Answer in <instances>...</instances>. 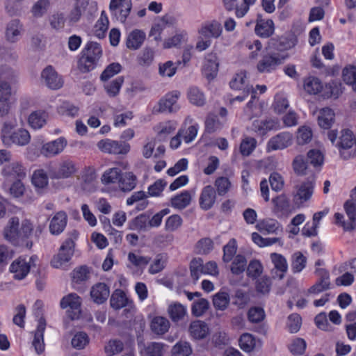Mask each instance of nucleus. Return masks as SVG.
<instances>
[{"label":"nucleus","mask_w":356,"mask_h":356,"mask_svg":"<svg viewBox=\"0 0 356 356\" xmlns=\"http://www.w3.org/2000/svg\"><path fill=\"white\" fill-rule=\"evenodd\" d=\"M165 264L166 257L161 254H157L153 263L150 265L148 272L152 275L156 274L165 268Z\"/></svg>","instance_id":"nucleus-59"},{"label":"nucleus","mask_w":356,"mask_h":356,"mask_svg":"<svg viewBox=\"0 0 356 356\" xmlns=\"http://www.w3.org/2000/svg\"><path fill=\"white\" fill-rule=\"evenodd\" d=\"M189 331L191 336L196 339L205 338L209 332L207 325L201 321H195L191 323Z\"/></svg>","instance_id":"nucleus-33"},{"label":"nucleus","mask_w":356,"mask_h":356,"mask_svg":"<svg viewBox=\"0 0 356 356\" xmlns=\"http://www.w3.org/2000/svg\"><path fill=\"white\" fill-rule=\"evenodd\" d=\"M41 83L51 90H58L63 85L60 76L51 65L47 66L41 72Z\"/></svg>","instance_id":"nucleus-11"},{"label":"nucleus","mask_w":356,"mask_h":356,"mask_svg":"<svg viewBox=\"0 0 356 356\" xmlns=\"http://www.w3.org/2000/svg\"><path fill=\"white\" fill-rule=\"evenodd\" d=\"M203 260L194 258L190 263L191 276L194 281L198 280L200 275L203 273Z\"/></svg>","instance_id":"nucleus-56"},{"label":"nucleus","mask_w":356,"mask_h":356,"mask_svg":"<svg viewBox=\"0 0 356 356\" xmlns=\"http://www.w3.org/2000/svg\"><path fill=\"white\" fill-rule=\"evenodd\" d=\"M67 223V215L65 211L57 212L49 222V232L52 235L60 234L66 227Z\"/></svg>","instance_id":"nucleus-20"},{"label":"nucleus","mask_w":356,"mask_h":356,"mask_svg":"<svg viewBox=\"0 0 356 356\" xmlns=\"http://www.w3.org/2000/svg\"><path fill=\"white\" fill-rule=\"evenodd\" d=\"M146 35L145 33L139 29H134L127 36L126 45L129 49L136 50L143 44Z\"/></svg>","instance_id":"nucleus-29"},{"label":"nucleus","mask_w":356,"mask_h":356,"mask_svg":"<svg viewBox=\"0 0 356 356\" xmlns=\"http://www.w3.org/2000/svg\"><path fill=\"white\" fill-rule=\"evenodd\" d=\"M293 169L298 176L307 175L313 172L310 170L307 160L302 155L296 156L292 163Z\"/></svg>","instance_id":"nucleus-31"},{"label":"nucleus","mask_w":356,"mask_h":356,"mask_svg":"<svg viewBox=\"0 0 356 356\" xmlns=\"http://www.w3.org/2000/svg\"><path fill=\"white\" fill-rule=\"evenodd\" d=\"M123 83L124 77L118 76L111 81L105 83L104 87L109 97H115L119 93Z\"/></svg>","instance_id":"nucleus-47"},{"label":"nucleus","mask_w":356,"mask_h":356,"mask_svg":"<svg viewBox=\"0 0 356 356\" xmlns=\"http://www.w3.org/2000/svg\"><path fill=\"white\" fill-rule=\"evenodd\" d=\"M257 145V140L252 137L245 138L240 146V151L242 155L249 156L253 150L255 149Z\"/></svg>","instance_id":"nucleus-60"},{"label":"nucleus","mask_w":356,"mask_h":356,"mask_svg":"<svg viewBox=\"0 0 356 356\" xmlns=\"http://www.w3.org/2000/svg\"><path fill=\"white\" fill-rule=\"evenodd\" d=\"M46 327V321L44 317L40 316L38 320L37 329L35 332L33 340V346L38 354H41L44 350V332Z\"/></svg>","instance_id":"nucleus-23"},{"label":"nucleus","mask_w":356,"mask_h":356,"mask_svg":"<svg viewBox=\"0 0 356 356\" xmlns=\"http://www.w3.org/2000/svg\"><path fill=\"white\" fill-rule=\"evenodd\" d=\"M124 348L123 343L120 340H111L104 347L107 356H113L120 353Z\"/></svg>","instance_id":"nucleus-63"},{"label":"nucleus","mask_w":356,"mask_h":356,"mask_svg":"<svg viewBox=\"0 0 356 356\" xmlns=\"http://www.w3.org/2000/svg\"><path fill=\"white\" fill-rule=\"evenodd\" d=\"M263 272L261 263L257 259L250 261L247 267V275L252 278L258 277Z\"/></svg>","instance_id":"nucleus-62"},{"label":"nucleus","mask_w":356,"mask_h":356,"mask_svg":"<svg viewBox=\"0 0 356 356\" xmlns=\"http://www.w3.org/2000/svg\"><path fill=\"white\" fill-rule=\"evenodd\" d=\"M327 136L332 145L338 147L343 159L356 157V136L353 135L352 131L343 129L339 136L337 130H330Z\"/></svg>","instance_id":"nucleus-1"},{"label":"nucleus","mask_w":356,"mask_h":356,"mask_svg":"<svg viewBox=\"0 0 356 356\" xmlns=\"http://www.w3.org/2000/svg\"><path fill=\"white\" fill-rule=\"evenodd\" d=\"M344 209L347 216L349 218V221L343 222L342 227L346 231H350L355 228V220H356V204L354 200H347L344 204Z\"/></svg>","instance_id":"nucleus-27"},{"label":"nucleus","mask_w":356,"mask_h":356,"mask_svg":"<svg viewBox=\"0 0 356 356\" xmlns=\"http://www.w3.org/2000/svg\"><path fill=\"white\" fill-rule=\"evenodd\" d=\"M213 305L216 310L225 311L230 302L229 294L223 291H220L213 296Z\"/></svg>","instance_id":"nucleus-35"},{"label":"nucleus","mask_w":356,"mask_h":356,"mask_svg":"<svg viewBox=\"0 0 356 356\" xmlns=\"http://www.w3.org/2000/svg\"><path fill=\"white\" fill-rule=\"evenodd\" d=\"M293 136L289 132H282L272 137L267 144L268 149L277 150L288 147L292 144Z\"/></svg>","instance_id":"nucleus-15"},{"label":"nucleus","mask_w":356,"mask_h":356,"mask_svg":"<svg viewBox=\"0 0 356 356\" xmlns=\"http://www.w3.org/2000/svg\"><path fill=\"white\" fill-rule=\"evenodd\" d=\"M188 98L191 104L197 106H202L206 102L204 94L196 86L191 87L188 89Z\"/></svg>","instance_id":"nucleus-42"},{"label":"nucleus","mask_w":356,"mask_h":356,"mask_svg":"<svg viewBox=\"0 0 356 356\" xmlns=\"http://www.w3.org/2000/svg\"><path fill=\"white\" fill-rule=\"evenodd\" d=\"M240 348L246 353L252 352L256 346V339L252 334L249 333L243 334L239 339Z\"/></svg>","instance_id":"nucleus-46"},{"label":"nucleus","mask_w":356,"mask_h":356,"mask_svg":"<svg viewBox=\"0 0 356 356\" xmlns=\"http://www.w3.org/2000/svg\"><path fill=\"white\" fill-rule=\"evenodd\" d=\"M322 88V83L318 78L309 76L305 79L304 89L307 93L315 95L321 92Z\"/></svg>","instance_id":"nucleus-45"},{"label":"nucleus","mask_w":356,"mask_h":356,"mask_svg":"<svg viewBox=\"0 0 356 356\" xmlns=\"http://www.w3.org/2000/svg\"><path fill=\"white\" fill-rule=\"evenodd\" d=\"M141 353L145 354L147 356H163V344L158 342H150L144 346Z\"/></svg>","instance_id":"nucleus-49"},{"label":"nucleus","mask_w":356,"mask_h":356,"mask_svg":"<svg viewBox=\"0 0 356 356\" xmlns=\"http://www.w3.org/2000/svg\"><path fill=\"white\" fill-rule=\"evenodd\" d=\"M137 178L132 172L123 173L118 182L120 188L124 192L132 191L136 186Z\"/></svg>","instance_id":"nucleus-36"},{"label":"nucleus","mask_w":356,"mask_h":356,"mask_svg":"<svg viewBox=\"0 0 356 356\" xmlns=\"http://www.w3.org/2000/svg\"><path fill=\"white\" fill-rule=\"evenodd\" d=\"M219 63L216 54H208L205 57L202 73L208 80L213 79L218 73Z\"/></svg>","instance_id":"nucleus-19"},{"label":"nucleus","mask_w":356,"mask_h":356,"mask_svg":"<svg viewBox=\"0 0 356 356\" xmlns=\"http://www.w3.org/2000/svg\"><path fill=\"white\" fill-rule=\"evenodd\" d=\"M22 24L18 19H14L10 21L6 26V37L10 42H15L18 40L19 36L22 30Z\"/></svg>","instance_id":"nucleus-30"},{"label":"nucleus","mask_w":356,"mask_h":356,"mask_svg":"<svg viewBox=\"0 0 356 356\" xmlns=\"http://www.w3.org/2000/svg\"><path fill=\"white\" fill-rule=\"evenodd\" d=\"M191 193L188 191H184L171 198V206L175 209H184L191 204Z\"/></svg>","instance_id":"nucleus-34"},{"label":"nucleus","mask_w":356,"mask_h":356,"mask_svg":"<svg viewBox=\"0 0 356 356\" xmlns=\"http://www.w3.org/2000/svg\"><path fill=\"white\" fill-rule=\"evenodd\" d=\"M78 237V233L76 230H73L70 234V236L65 239L59 248L57 255L54 256L51 260L53 267L58 268L63 264L67 263L72 258L74 252V240Z\"/></svg>","instance_id":"nucleus-3"},{"label":"nucleus","mask_w":356,"mask_h":356,"mask_svg":"<svg viewBox=\"0 0 356 356\" xmlns=\"http://www.w3.org/2000/svg\"><path fill=\"white\" fill-rule=\"evenodd\" d=\"M334 119V111L331 108H323L320 111L318 116V123L321 128L327 129L331 127Z\"/></svg>","instance_id":"nucleus-37"},{"label":"nucleus","mask_w":356,"mask_h":356,"mask_svg":"<svg viewBox=\"0 0 356 356\" xmlns=\"http://www.w3.org/2000/svg\"><path fill=\"white\" fill-rule=\"evenodd\" d=\"M33 184L39 188H43L48 184V176L42 169L36 170L34 171L32 176Z\"/></svg>","instance_id":"nucleus-52"},{"label":"nucleus","mask_w":356,"mask_h":356,"mask_svg":"<svg viewBox=\"0 0 356 356\" xmlns=\"http://www.w3.org/2000/svg\"><path fill=\"white\" fill-rule=\"evenodd\" d=\"M172 356H189L192 353V348L186 341L177 342L172 348Z\"/></svg>","instance_id":"nucleus-51"},{"label":"nucleus","mask_w":356,"mask_h":356,"mask_svg":"<svg viewBox=\"0 0 356 356\" xmlns=\"http://www.w3.org/2000/svg\"><path fill=\"white\" fill-rule=\"evenodd\" d=\"M280 127L277 118H268L264 120H255L252 123V129L259 135H264L268 131Z\"/></svg>","instance_id":"nucleus-24"},{"label":"nucleus","mask_w":356,"mask_h":356,"mask_svg":"<svg viewBox=\"0 0 356 356\" xmlns=\"http://www.w3.org/2000/svg\"><path fill=\"white\" fill-rule=\"evenodd\" d=\"M92 300L97 304L104 303L110 296L109 286L103 282H98L94 284L90 292Z\"/></svg>","instance_id":"nucleus-18"},{"label":"nucleus","mask_w":356,"mask_h":356,"mask_svg":"<svg viewBox=\"0 0 356 356\" xmlns=\"http://www.w3.org/2000/svg\"><path fill=\"white\" fill-rule=\"evenodd\" d=\"M36 259V256H32L27 261L26 258L20 257L13 261L10 266V271L13 274V277L18 280L24 279L29 273L31 268L35 266L34 261Z\"/></svg>","instance_id":"nucleus-6"},{"label":"nucleus","mask_w":356,"mask_h":356,"mask_svg":"<svg viewBox=\"0 0 356 356\" xmlns=\"http://www.w3.org/2000/svg\"><path fill=\"white\" fill-rule=\"evenodd\" d=\"M3 175L7 179H22L26 177L25 168L19 162H12L2 170Z\"/></svg>","instance_id":"nucleus-25"},{"label":"nucleus","mask_w":356,"mask_h":356,"mask_svg":"<svg viewBox=\"0 0 356 356\" xmlns=\"http://www.w3.org/2000/svg\"><path fill=\"white\" fill-rule=\"evenodd\" d=\"M270 259L276 270L280 272V274L277 275L279 279H283L284 273L288 269L286 259L282 254L275 252L270 254Z\"/></svg>","instance_id":"nucleus-39"},{"label":"nucleus","mask_w":356,"mask_h":356,"mask_svg":"<svg viewBox=\"0 0 356 356\" xmlns=\"http://www.w3.org/2000/svg\"><path fill=\"white\" fill-rule=\"evenodd\" d=\"M109 8L118 20L124 23L131 10L132 3L131 0H111Z\"/></svg>","instance_id":"nucleus-12"},{"label":"nucleus","mask_w":356,"mask_h":356,"mask_svg":"<svg viewBox=\"0 0 356 356\" xmlns=\"http://www.w3.org/2000/svg\"><path fill=\"white\" fill-rule=\"evenodd\" d=\"M209 302L207 299L200 298L192 305V314L197 317L202 316L209 309Z\"/></svg>","instance_id":"nucleus-53"},{"label":"nucleus","mask_w":356,"mask_h":356,"mask_svg":"<svg viewBox=\"0 0 356 356\" xmlns=\"http://www.w3.org/2000/svg\"><path fill=\"white\" fill-rule=\"evenodd\" d=\"M255 33L263 38L270 37L275 31V24L272 19H264L260 16L257 19L254 28Z\"/></svg>","instance_id":"nucleus-22"},{"label":"nucleus","mask_w":356,"mask_h":356,"mask_svg":"<svg viewBox=\"0 0 356 356\" xmlns=\"http://www.w3.org/2000/svg\"><path fill=\"white\" fill-rule=\"evenodd\" d=\"M283 60L284 57L280 53L270 49L266 50L262 54L257 69L260 73H270L281 65Z\"/></svg>","instance_id":"nucleus-4"},{"label":"nucleus","mask_w":356,"mask_h":356,"mask_svg":"<svg viewBox=\"0 0 356 356\" xmlns=\"http://www.w3.org/2000/svg\"><path fill=\"white\" fill-rule=\"evenodd\" d=\"M247 261L245 257L241 254H237L232 262L231 271L234 275L241 274L245 269Z\"/></svg>","instance_id":"nucleus-57"},{"label":"nucleus","mask_w":356,"mask_h":356,"mask_svg":"<svg viewBox=\"0 0 356 356\" xmlns=\"http://www.w3.org/2000/svg\"><path fill=\"white\" fill-rule=\"evenodd\" d=\"M195 248L198 254H207L213 250V242L209 238H202L197 243Z\"/></svg>","instance_id":"nucleus-64"},{"label":"nucleus","mask_w":356,"mask_h":356,"mask_svg":"<svg viewBox=\"0 0 356 356\" xmlns=\"http://www.w3.org/2000/svg\"><path fill=\"white\" fill-rule=\"evenodd\" d=\"M122 175L120 169L110 168L103 174L102 181L105 184L119 182Z\"/></svg>","instance_id":"nucleus-50"},{"label":"nucleus","mask_w":356,"mask_h":356,"mask_svg":"<svg viewBox=\"0 0 356 356\" xmlns=\"http://www.w3.org/2000/svg\"><path fill=\"white\" fill-rule=\"evenodd\" d=\"M97 147L102 152L113 154H126L130 150L128 143L111 139L101 140L98 142Z\"/></svg>","instance_id":"nucleus-9"},{"label":"nucleus","mask_w":356,"mask_h":356,"mask_svg":"<svg viewBox=\"0 0 356 356\" xmlns=\"http://www.w3.org/2000/svg\"><path fill=\"white\" fill-rule=\"evenodd\" d=\"M76 171L75 163L69 159L61 161L57 168H49V176L51 179H67Z\"/></svg>","instance_id":"nucleus-10"},{"label":"nucleus","mask_w":356,"mask_h":356,"mask_svg":"<svg viewBox=\"0 0 356 356\" xmlns=\"http://www.w3.org/2000/svg\"><path fill=\"white\" fill-rule=\"evenodd\" d=\"M15 124L5 122L2 128L1 138L3 143L7 145L10 146L13 144L24 146L27 145L31 140L29 132L25 129H19L18 130L10 133Z\"/></svg>","instance_id":"nucleus-2"},{"label":"nucleus","mask_w":356,"mask_h":356,"mask_svg":"<svg viewBox=\"0 0 356 356\" xmlns=\"http://www.w3.org/2000/svg\"><path fill=\"white\" fill-rule=\"evenodd\" d=\"M128 298L125 293L120 290L117 289L112 293L110 299L111 307L115 309H120L126 307L128 304Z\"/></svg>","instance_id":"nucleus-38"},{"label":"nucleus","mask_w":356,"mask_h":356,"mask_svg":"<svg viewBox=\"0 0 356 356\" xmlns=\"http://www.w3.org/2000/svg\"><path fill=\"white\" fill-rule=\"evenodd\" d=\"M149 227V215L141 213L129 222V228L137 231H147Z\"/></svg>","instance_id":"nucleus-41"},{"label":"nucleus","mask_w":356,"mask_h":356,"mask_svg":"<svg viewBox=\"0 0 356 356\" xmlns=\"http://www.w3.org/2000/svg\"><path fill=\"white\" fill-rule=\"evenodd\" d=\"M122 70V66L118 63H112L108 65L102 72L100 79L103 81H106L115 74H118Z\"/></svg>","instance_id":"nucleus-58"},{"label":"nucleus","mask_w":356,"mask_h":356,"mask_svg":"<svg viewBox=\"0 0 356 356\" xmlns=\"http://www.w3.org/2000/svg\"><path fill=\"white\" fill-rule=\"evenodd\" d=\"M236 241L234 238H232L228 243L223 247V261L225 263L231 261L236 253Z\"/></svg>","instance_id":"nucleus-54"},{"label":"nucleus","mask_w":356,"mask_h":356,"mask_svg":"<svg viewBox=\"0 0 356 356\" xmlns=\"http://www.w3.org/2000/svg\"><path fill=\"white\" fill-rule=\"evenodd\" d=\"M97 63L94 58L82 54L78 61V68L83 73L88 72L96 67Z\"/></svg>","instance_id":"nucleus-48"},{"label":"nucleus","mask_w":356,"mask_h":356,"mask_svg":"<svg viewBox=\"0 0 356 356\" xmlns=\"http://www.w3.org/2000/svg\"><path fill=\"white\" fill-rule=\"evenodd\" d=\"M229 85L232 89L242 90L243 92L247 94L252 93V98H257V91L253 88L252 86L248 83L247 73L245 71H241L236 74L230 81Z\"/></svg>","instance_id":"nucleus-13"},{"label":"nucleus","mask_w":356,"mask_h":356,"mask_svg":"<svg viewBox=\"0 0 356 356\" xmlns=\"http://www.w3.org/2000/svg\"><path fill=\"white\" fill-rule=\"evenodd\" d=\"M168 313L173 322H177L186 316V308L179 302H175L169 305Z\"/></svg>","instance_id":"nucleus-40"},{"label":"nucleus","mask_w":356,"mask_h":356,"mask_svg":"<svg viewBox=\"0 0 356 356\" xmlns=\"http://www.w3.org/2000/svg\"><path fill=\"white\" fill-rule=\"evenodd\" d=\"M214 184L216 187L218 194L220 196L225 195L227 193L232 186L229 179L225 177H220L217 178Z\"/></svg>","instance_id":"nucleus-61"},{"label":"nucleus","mask_w":356,"mask_h":356,"mask_svg":"<svg viewBox=\"0 0 356 356\" xmlns=\"http://www.w3.org/2000/svg\"><path fill=\"white\" fill-rule=\"evenodd\" d=\"M307 258L301 252H297L294 253L292 257V270L293 273H300L305 268Z\"/></svg>","instance_id":"nucleus-55"},{"label":"nucleus","mask_w":356,"mask_h":356,"mask_svg":"<svg viewBox=\"0 0 356 356\" xmlns=\"http://www.w3.org/2000/svg\"><path fill=\"white\" fill-rule=\"evenodd\" d=\"M20 236V231L19 230V219L13 217L9 222L4 229V237L11 243L16 245L17 239Z\"/></svg>","instance_id":"nucleus-26"},{"label":"nucleus","mask_w":356,"mask_h":356,"mask_svg":"<svg viewBox=\"0 0 356 356\" xmlns=\"http://www.w3.org/2000/svg\"><path fill=\"white\" fill-rule=\"evenodd\" d=\"M314 186V177L297 185L293 193L294 203L300 207L309 201L313 195Z\"/></svg>","instance_id":"nucleus-5"},{"label":"nucleus","mask_w":356,"mask_h":356,"mask_svg":"<svg viewBox=\"0 0 356 356\" xmlns=\"http://www.w3.org/2000/svg\"><path fill=\"white\" fill-rule=\"evenodd\" d=\"M48 113L43 110L33 111L28 118L29 126L33 129H40L47 123Z\"/></svg>","instance_id":"nucleus-28"},{"label":"nucleus","mask_w":356,"mask_h":356,"mask_svg":"<svg viewBox=\"0 0 356 356\" xmlns=\"http://www.w3.org/2000/svg\"><path fill=\"white\" fill-rule=\"evenodd\" d=\"M216 199V192L210 185L206 186L202 190L199 204L202 209L207 211L214 204Z\"/></svg>","instance_id":"nucleus-21"},{"label":"nucleus","mask_w":356,"mask_h":356,"mask_svg":"<svg viewBox=\"0 0 356 356\" xmlns=\"http://www.w3.org/2000/svg\"><path fill=\"white\" fill-rule=\"evenodd\" d=\"M152 331L157 335H163L170 328L169 321L163 316H155L152 318L150 324Z\"/></svg>","instance_id":"nucleus-32"},{"label":"nucleus","mask_w":356,"mask_h":356,"mask_svg":"<svg viewBox=\"0 0 356 356\" xmlns=\"http://www.w3.org/2000/svg\"><path fill=\"white\" fill-rule=\"evenodd\" d=\"M225 120H220L216 115L209 114L205 121V129L209 134L220 129L225 124Z\"/></svg>","instance_id":"nucleus-43"},{"label":"nucleus","mask_w":356,"mask_h":356,"mask_svg":"<svg viewBox=\"0 0 356 356\" xmlns=\"http://www.w3.org/2000/svg\"><path fill=\"white\" fill-rule=\"evenodd\" d=\"M67 145V140L60 137L54 140L44 144L41 154L46 157H52L61 153Z\"/></svg>","instance_id":"nucleus-14"},{"label":"nucleus","mask_w":356,"mask_h":356,"mask_svg":"<svg viewBox=\"0 0 356 356\" xmlns=\"http://www.w3.org/2000/svg\"><path fill=\"white\" fill-rule=\"evenodd\" d=\"M180 97V92L177 90L167 93L161 98L157 106L153 108V112L156 113H175L179 109L177 100Z\"/></svg>","instance_id":"nucleus-7"},{"label":"nucleus","mask_w":356,"mask_h":356,"mask_svg":"<svg viewBox=\"0 0 356 356\" xmlns=\"http://www.w3.org/2000/svg\"><path fill=\"white\" fill-rule=\"evenodd\" d=\"M222 32L221 24L216 20L204 23L198 33L202 38L211 39L219 38Z\"/></svg>","instance_id":"nucleus-17"},{"label":"nucleus","mask_w":356,"mask_h":356,"mask_svg":"<svg viewBox=\"0 0 356 356\" xmlns=\"http://www.w3.org/2000/svg\"><path fill=\"white\" fill-rule=\"evenodd\" d=\"M82 54H84L99 62L102 56V49L99 43L95 42H89L82 51Z\"/></svg>","instance_id":"nucleus-44"},{"label":"nucleus","mask_w":356,"mask_h":356,"mask_svg":"<svg viewBox=\"0 0 356 356\" xmlns=\"http://www.w3.org/2000/svg\"><path fill=\"white\" fill-rule=\"evenodd\" d=\"M8 81L0 80V116L6 115L10 110V98L11 96V82L13 73L10 72L9 75L4 76Z\"/></svg>","instance_id":"nucleus-8"},{"label":"nucleus","mask_w":356,"mask_h":356,"mask_svg":"<svg viewBox=\"0 0 356 356\" xmlns=\"http://www.w3.org/2000/svg\"><path fill=\"white\" fill-rule=\"evenodd\" d=\"M60 305L62 309H71L73 312L71 318L75 319L79 317L81 312V299L76 293H72L61 299Z\"/></svg>","instance_id":"nucleus-16"}]
</instances>
